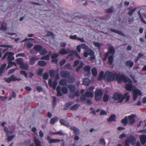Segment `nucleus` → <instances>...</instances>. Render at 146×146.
Returning a JSON list of instances; mask_svg holds the SVG:
<instances>
[{"instance_id":"nucleus-1","label":"nucleus","mask_w":146,"mask_h":146,"mask_svg":"<svg viewBox=\"0 0 146 146\" xmlns=\"http://www.w3.org/2000/svg\"><path fill=\"white\" fill-rule=\"evenodd\" d=\"M115 74V80L117 81L118 83H121L122 82L126 83V80L128 79V77L124 76L123 74Z\"/></svg>"},{"instance_id":"nucleus-2","label":"nucleus","mask_w":146,"mask_h":146,"mask_svg":"<svg viewBox=\"0 0 146 146\" xmlns=\"http://www.w3.org/2000/svg\"><path fill=\"white\" fill-rule=\"evenodd\" d=\"M55 79L52 84V79H49L48 80V84L49 86L50 87H52L54 90H55L56 88V86L57 85L58 83L57 80L59 78V74H56L55 75Z\"/></svg>"},{"instance_id":"nucleus-3","label":"nucleus","mask_w":146,"mask_h":146,"mask_svg":"<svg viewBox=\"0 0 146 146\" xmlns=\"http://www.w3.org/2000/svg\"><path fill=\"white\" fill-rule=\"evenodd\" d=\"M94 53L92 49L89 48H88V50L87 51L84 52V57L86 58L88 57V55L91 56L89 57V59L90 60H94L95 58V56L94 55Z\"/></svg>"},{"instance_id":"nucleus-4","label":"nucleus","mask_w":146,"mask_h":146,"mask_svg":"<svg viewBox=\"0 0 146 146\" xmlns=\"http://www.w3.org/2000/svg\"><path fill=\"white\" fill-rule=\"evenodd\" d=\"M115 52V50L113 46H110L109 48L108 51L104 54V57L103 58V60L104 61H106L110 54H112V55H113Z\"/></svg>"},{"instance_id":"nucleus-5","label":"nucleus","mask_w":146,"mask_h":146,"mask_svg":"<svg viewBox=\"0 0 146 146\" xmlns=\"http://www.w3.org/2000/svg\"><path fill=\"white\" fill-rule=\"evenodd\" d=\"M128 82V83H126L125 86V88L126 90L131 91L132 90L133 91L135 88V86L132 85V81L128 78V79L126 80V83Z\"/></svg>"},{"instance_id":"nucleus-6","label":"nucleus","mask_w":146,"mask_h":146,"mask_svg":"<svg viewBox=\"0 0 146 146\" xmlns=\"http://www.w3.org/2000/svg\"><path fill=\"white\" fill-rule=\"evenodd\" d=\"M61 77L67 78L68 81L70 83H72L75 81V77L72 76H70V74H60Z\"/></svg>"},{"instance_id":"nucleus-7","label":"nucleus","mask_w":146,"mask_h":146,"mask_svg":"<svg viewBox=\"0 0 146 146\" xmlns=\"http://www.w3.org/2000/svg\"><path fill=\"white\" fill-rule=\"evenodd\" d=\"M4 80L7 83H10L12 81H19L21 80V79L17 78L14 75H12L9 78H4Z\"/></svg>"},{"instance_id":"nucleus-8","label":"nucleus","mask_w":146,"mask_h":146,"mask_svg":"<svg viewBox=\"0 0 146 146\" xmlns=\"http://www.w3.org/2000/svg\"><path fill=\"white\" fill-rule=\"evenodd\" d=\"M113 97L115 100H118V102L121 103L123 102V95L121 94L117 93H115L113 95Z\"/></svg>"},{"instance_id":"nucleus-9","label":"nucleus","mask_w":146,"mask_h":146,"mask_svg":"<svg viewBox=\"0 0 146 146\" xmlns=\"http://www.w3.org/2000/svg\"><path fill=\"white\" fill-rule=\"evenodd\" d=\"M68 52L69 53H70V54L66 57V59H68L70 56H72L73 55H74L79 59H81L80 56L76 51L72 50H70V49H69Z\"/></svg>"},{"instance_id":"nucleus-10","label":"nucleus","mask_w":146,"mask_h":146,"mask_svg":"<svg viewBox=\"0 0 146 146\" xmlns=\"http://www.w3.org/2000/svg\"><path fill=\"white\" fill-rule=\"evenodd\" d=\"M133 100L134 101L137 99L138 95L140 96L142 94L140 91L137 89L133 90Z\"/></svg>"},{"instance_id":"nucleus-11","label":"nucleus","mask_w":146,"mask_h":146,"mask_svg":"<svg viewBox=\"0 0 146 146\" xmlns=\"http://www.w3.org/2000/svg\"><path fill=\"white\" fill-rule=\"evenodd\" d=\"M106 80L108 82H110L115 80V74H108Z\"/></svg>"},{"instance_id":"nucleus-12","label":"nucleus","mask_w":146,"mask_h":146,"mask_svg":"<svg viewBox=\"0 0 146 146\" xmlns=\"http://www.w3.org/2000/svg\"><path fill=\"white\" fill-rule=\"evenodd\" d=\"M81 48L84 49L85 50L87 51V50H88V48H89L85 44L82 43L76 47V50L79 52H81Z\"/></svg>"},{"instance_id":"nucleus-13","label":"nucleus","mask_w":146,"mask_h":146,"mask_svg":"<svg viewBox=\"0 0 146 146\" xmlns=\"http://www.w3.org/2000/svg\"><path fill=\"white\" fill-rule=\"evenodd\" d=\"M136 117L135 115L132 114L128 116V119L129 120V125H132L135 122V117Z\"/></svg>"},{"instance_id":"nucleus-14","label":"nucleus","mask_w":146,"mask_h":146,"mask_svg":"<svg viewBox=\"0 0 146 146\" xmlns=\"http://www.w3.org/2000/svg\"><path fill=\"white\" fill-rule=\"evenodd\" d=\"M8 52V53L7 59L9 63H13L15 64V62H12V60H14V57L13 56L14 53L11 52Z\"/></svg>"},{"instance_id":"nucleus-15","label":"nucleus","mask_w":146,"mask_h":146,"mask_svg":"<svg viewBox=\"0 0 146 146\" xmlns=\"http://www.w3.org/2000/svg\"><path fill=\"white\" fill-rule=\"evenodd\" d=\"M39 59V58L36 56H32L29 59V64L30 65H33L35 63V62L38 60Z\"/></svg>"},{"instance_id":"nucleus-16","label":"nucleus","mask_w":146,"mask_h":146,"mask_svg":"<svg viewBox=\"0 0 146 146\" xmlns=\"http://www.w3.org/2000/svg\"><path fill=\"white\" fill-rule=\"evenodd\" d=\"M47 139L49 143H50L59 142L61 141V140L59 139H51L50 137L49 136L47 137Z\"/></svg>"},{"instance_id":"nucleus-17","label":"nucleus","mask_w":146,"mask_h":146,"mask_svg":"<svg viewBox=\"0 0 146 146\" xmlns=\"http://www.w3.org/2000/svg\"><path fill=\"white\" fill-rule=\"evenodd\" d=\"M127 140L130 142V143L132 145L135 144L136 140L135 137L132 135H130L128 137Z\"/></svg>"},{"instance_id":"nucleus-18","label":"nucleus","mask_w":146,"mask_h":146,"mask_svg":"<svg viewBox=\"0 0 146 146\" xmlns=\"http://www.w3.org/2000/svg\"><path fill=\"white\" fill-rule=\"evenodd\" d=\"M140 140L141 144L144 145L146 142V135H141L140 137Z\"/></svg>"},{"instance_id":"nucleus-19","label":"nucleus","mask_w":146,"mask_h":146,"mask_svg":"<svg viewBox=\"0 0 146 146\" xmlns=\"http://www.w3.org/2000/svg\"><path fill=\"white\" fill-rule=\"evenodd\" d=\"M42 45H37L34 46V50L37 51H39V52L42 49Z\"/></svg>"},{"instance_id":"nucleus-20","label":"nucleus","mask_w":146,"mask_h":146,"mask_svg":"<svg viewBox=\"0 0 146 146\" xmlns=\"http://www.w3.org/2000/svg\"><path fill=\"white\" fill-rule=\"evenodd\" d=\"M90 83L89 79L88 78H84L83 80V84L85 86L89 85Z\"/></svg>"},{"instance_id":"nucleus-21","label":"nucleus","mask_w":146,"mask_h":146,"mask_svg":"<svg viewBox=\"0 0 146 146\" xmlns=\"http://www.w3.org/2000/svg\"><path fill=\"white\" fill-rule=\"evenodd\" d=\"M121 122L125 126H126L128 122L127 116H125L124 118L121 120Z\"/></svg>"},{"instance_id":"nucleus-22","label":"nucleus","mask_w":146,"mask_h":146,"mask_svg":"<svg viewBox=\"0 0 146 146\" xmlns=\"http://www.w3.org/2000/svg\"><path fill=\"white\" fill-rule=\"evenodd\" d=\"M83 70L84 72L87 73H90L91 67L89 65H87L83 67Z\"/></svg>"},{"instance_id":"nucleus-23","label":"nucleus","mask_w":146,"mask_h":146,"mask_svg":"<svg viewBox=\"0 0 146 146\" xmlns=\"http://www.w3.org/2000/svg\"><path fill=\"white\" fill-rule=\"evenodd\" d=\"M68 53V50H67L64 48H62L61 49L59 52L60 54L62 55L66 54Z\"/></svg>"},{"instance_id":"nucleus-24","label":"nucleus","mask_w":146,"mask_h":146,"mask_svg":"<svg viewBox=\"0 0 146 146\" xmlns=\"http://www.w3.org/2000/svg\"><path fill=\"white\" fill-rule=\"evenodd\" d=\"M86 97L88 98H92L94 95L93 92L90 91H86L85 93Z\"/></svg>"},{"instance_id":"nucleus-25","label":"nucleus","mask_w":146,"mask_h":146,"mask_svg":"<svg viewBox=\"0 0 146 146\" xmlns=\"http://www.w3.org/2000/svg\"><path fill=\"white\" fill-rule=\"evenodd\" d=\"M84 64V63H83L81 61L79 64V65L76 68V71L77 72H78L80 69L83 67Z\"/></svg>"},{"instance_id":"nucleus-26","label":"nucleus","mask_w":146,"mask_h":146,"mask_svg":"<svg viewBox=\"0 0 146 146\" xmlns=\"http://www.w3.org/2000/svg\"><path fill=\"white\" fill-rule=\"evenodd\" d=\"M68 87L71 92H74L76 90V87L74 85H70Z\"/></svg>"},{"instance_id":"nucleus-27","label":"nucleus","mask_w":146,"mask_h":146,"mask_svg":"<svg viewBox=\"0 0 146 146\" xmlns=\"http://www.w3.org/2000/svg\"><path fill=\"white\" fill-rule=\"evenodd\" d=\"M104 74H100L98 78V81H100L103 79H104L106 76L107 74H105V75Z\"/></svg>"},{"instance_id":"nucleus-28","label":"nucleus","mask_w":146,"mask_h":146,"mask_svg":"<svg viewBox=\"0 0 146 146\" xmlns=\"http://www.w3.org/2000/svg\"><path fill=\"white\" fill-rule=\"evenodd\" d=\"M113 55H110L108 57V64L110 65H111L113 62Z\"/></svg>"},{"instance_id":"nucleus-29","label":"nucleus","mask_w":146,"mask_h":146,"mask_svg":"<svg viewBox=\"0 0 146 146\" xmlns=\"http://www.w3.org/2000/svg\"><path fill=\"white\" fill-rule=\"evenodd\" d=\"M34 140L35 146H42L41 145V142L39 140L35 137L34 138Z\"/></svg>"},{"instance_id":"nucleus-30","label":"nucleus","mask_w":146,"mask_h":146,"mask_svg":"<svg viewBox=\"0 0 146 146\" xmlns=\"http://www.w3.org/2000/svg\"><path fill=\"white\" fill-rule=\"evenodd\" d=\"M71 130L74 131L75 134L77 135L78 134L80 133V131L77 128L74 127H70Z\"/></svg>"},{"instance_id":"nucleus-31","label":"nucleus","mask_w":146,"mask_h":146,"mask_svg":"<svg viewBox=\"0 0 146 146\" xmlns=\"http://www.w3.org/2000/svg\"><path fill=\"white\" fill-rule=\"evenodd\" d=\"M60 90L61 87L58 85L57 86V88H56L57 96H61L62 95V94L61 93Z\"/></svg>"},{"instance_id":"nucleus-32","label":"nucleus","mask_w":146,"mask_h":146,"mask_svg":"<svg viewBox=\"0 0 146 146\" xmlns=\"http://www.w3.org/2000/svg\"><path fill=\"white\" fill-rule=\"evenodd\" d=\"M60 122L62 125H64L66 127H69V124L66 122L64 120L62 119H61L60 120Z\"/></svg>"},{"instance_id":"nucleus-33","label":"nucleus","mask_w":146,"mask_h":146,"mask_svg":"<svg viewBox=\"0 0 146 146\" xmlns=\"http://www.w3.org/2000/svg\"><path fill=\"white\" fill-rule=\"evenodd\" d=\"M80 104H74L70 108L71 110H77Z\"/></svg>"},{"instance_id":"nucleus-34","label":"nucleus","mask_w":146,"mask_h":146,"mask_svg":"<svg viewBox=\"0 0 146 146\" xmlns=\"http://www.w3.org/2000/svg\"><path fill=\"white\" fill-rule=\"evenodd\" d=\"M38 64L39 65L42 67H44L47 64L46 62L43 60L38 61Z\"/></svg>"},{"instance_id":"nucleus-35","label":"nucleus","mask_w":146,"mask_h":146,"mask_svg":"<svg viewBox=\"0 0 146 146\" xmlns=\"http://www.w3.org/2000/svg\"><path fill=\"white\" fill-rule=\"evenodd\" d=\"M23 69L27 70L29 68V66L27 64L23 63L20 66Z\"/></svg>"},{"instance_id":"nucleus-36","label":"nucleus","mask_w":146,"mask_h":146,"mask_svg":"<svg viewBox=\"0 0 146 146\" xmlns=\"http://www.w3.org/2000/svg\"><path fill=\"white\" fill-rule=\"evenodd\" d=\"M115 116L114 115H111L107 119L109 122H111L115 120Z\"/></svg>"},{"instance_id":"nucleus-37","label":"nucleus","mask_w":146,"mask_h":146,"mask_svg":"<svg viewBox=\"0 0 146 146\" xmlns=\"http://www.w3.org/2000/svg\"><path fill=\"white\" fill-rule=\"evenodd\" d=\"M102 92L101 89H98L96 90L95 93L96 95L102 96Z\"/></svg>"},{"instance_id":"nucleus-38","label":"nucleus","mask_w":146,"mask_h":146,"mask_svg":"<svg viewBox=\"0 0 146 146\" xmlns=\"http://www.w3.org/2000/svg\"><path fill=\"white\" fill-rule=\"evenodd\" d=\"M58 120V118L56 117H55L50 119V124H54L55 123V122L57 121Z\"/></svg>"},{"instance_id":"nucleus-39","label":"nucleus","mask_w":146,"mask_h":146,"mask_svg":"<svg viewBox=\"0 0 146 146\" xmlns=\"http://www.w3.org/2000/svg\"><path fill=\"white\" fill-rule=\"evenodd\" d=\"M7 29V24L4 22H3L1 27L0 28V30L5 31Z\"/></svg>"},{"instance_id":"nucleus-40","label":"nucleus","mask_w":146,"mask_h":146,"mask_svg":"<svg viewBox=\"0 0 146 146\" xmlns=\"http://www.w3.org/2000/svg\"><path fill=\"white\" fill-rule=\"evenodd\" d=\"M7 66V64L6 63H4L1 65L0 67V73H3L5 68Z\"/></svg>"},{"instance_id":"nucleus-41","label":"nucleus","mask_w":146,"mask_h":146,"mask_svg":"<svg viewBox=\"0 0 146 146\" xmlns=\"http://www.w3.org/2000/svg\"><path fill=\"white\" fill-rule=\"evenodd\" d=\"M138 14L139 17V18L140 19V20L143 23L145 24H146V22L144 20L143 18L141 15V13H140V12H139H139H138Z\"/></svg>"},{"instance_id":"nucleus-42","label":"nucleus","mask_w":146,"mask_h":146,"mask_svg":"<svg viewBox=\"0 0 146 146\" xmlns=\"http://www.w3.org/2000/svg\"><path fill=\"white\" fill-rule=\"evenodd\" d=\"M130 96L128 95V94L127 93H126L123 96L122 98L123 99V100L125 99H126V101H128L129 99Z\"/></svg>"},{"instance_id":"nucleus-43","label":"nucleus","mask_w":146,"mask_h":146,"mask_svg":"<svg viewBox=\"0 0 146 146\" xmlns=\"http://www.w3.org/2000/svg\"><path fill=\"white\" fill-rule=\"evenodd\" d=\"M133 62H131L130 60H128L126 62V64L127 66H129V67H132L133 65Z\"/></svg>"},{"instance_id":"nucleus-44","label":"nucleus","mask_w":146,"mask_h":146,"mask_svg":"<svg viewBox=\"0 0 146 146\" xmlns=\"http://www.w3.org/2000/svg\"><path fill=\"white\" fill-rule=\"evenodd\" d=\"M17 63L18 65H20V66L23 63V59L21 58H19L17 60Z\"/></svg>"},{"instance_id":"nucleus-45","label":"nucleus","mask_w":146,"mask_h":146,"mask_svg":"<svg viewBox=\"0 0 146 146\" xmlns=\"http://www.w3.org/2000/svg\"><path fill=\"white\" fill-rule=\"evenodd\" d=\"M128 9L130 11L128 12V15L129 16H131L133 15V12H135L136 11V8H134L133 9L131 10V9L130 8H129Z\"/></svg>"},{"instance_id":"nucleus-46","label":"nucleus","mask_w":146,"mask_h":146,"mask_svg":"<svg viewBox=\"0 0 146 146\" xmlns=\"http://www.w3.org/2000/svg\"><path fill=\"white\" fill-rule=\"evenodd\" d=\"M66 84V80L65 79L61 80L59 82V84L61 85L64 86Z\"/></svg>"},{"instance_id":"nucleus-47","label":"nucleus","mask_w":146,"mask_h":146,"mask_svg":"<svg viewBox=\"0 0 146 146\" xmlns=\"http://www.w3.org/2000/svg\"><path fill=\"white\" fill-rule=\"evenodd\" d=\"M61 91L63 94H65L67 93L68 90L66 87H63L61 88Z\"/></svg>"},{"instance_id":"nucleus-48","label":"nucleus","mask_w":146,"mask_h":146,"mask_svg":"<svg viewBox=\"0 0 146 146\" xmlns=\"http://www.w3.org/2000/svg\"><path fill=\"white\" fill-rule=\"evenodd\" d=\"M109 96L107 94H105L103 97V100L104 102H107L109 100Z\"/></svg>"},{"instance_id":"nucleus-49","label":"nucleus","mask_w":146,"mask_h":146,"mask_svg":"<svg viewBox=\"0 0 146 146\" xmlns=\"http://www.w3.org/2000/svg\"><path fill=\"white\" fill-rule=\"evenodd\" d=\"M39 53L41 55H43L47 53V51L45 48H43L40 51Z\"/></svg>"},{"instance_id":"nucleus-50","label":"nucleus","mask_w":146,"mask_h":146,"mask_svg":"<svg viewBox=\"0 0 146 146\" xmlns=\"http://www.w3.org/2000/svg\"><path fill=\"white\" fill-rule=\"evenodd\" d=\"M110 31L112 32L115 33H117L118 34L121 35H122L123 34V33L121 31H118L116 30L111 29H110Z\"/></svg>"},{"instance_id":"nucleus-51","label":"nucleus","mask_w":146,"mask_h":146,"mask_svg":"<svg viewBox=\"0 0 146 146\" xmlns=\"http://www.w3.org/2000/svg\"><path fill=\"white\" fill-rule=\"evenodd\" d=\"M80 100L81 101L84 102L86 100V97L85 94H82L80 96L79 98Z\"/></svg>"},{"instance_id":"nucleus-52","label":"nucleus","mask_w":146,"mask_h":146,"mask_svg":"<svg viewBox=\"0 0 146 146\" xmlns=\"http://www.w3.org/2000/svg\"><path fill=\"white\" fill-rule=\"evenodd\" d=\"M93 44L94 46L98 48V49H100V43L98 42H93Z\"/></svg>"},{"instance_id":"nucleus-53","label":"nucleus","mask_w":146,"mask_h":146,"mask_svg":"<svg viewBox=\"0 0 146 146\" xmlns=\"http://www.w3.org/2000/svg\"><path fill=\"white\" fill-rule=\"evenodd\" d=\"M66 62V60L65 59L61 60L59 62V64L61 66L63 65Z\"/></svg>"},{"instance_id":"nucleus-54","label":"nucleus","mask_w":146,"mask_h":146,"mask_svg":"<svg viewBox=\"0 0 146 146\" xmlns=\"http://www.w3.org/2000/svg\"><path fill=\"white\" fill-rule=\"evenodd\" d=\"M7 141L9 142L11 141L15 137L14 135L9 136L7 135Z\"/></svg>"},{"instance_id":"nucleus-55","label":"nucleus","mask_w":146,"mask_h":146,"mask_svg":"<svg viewBox=\"0 0 146 146\" xmlns=\"http://www.w3.org/2000/svg\"><path fill=\"white\" fill-rule=\"evenodd\" d=\"M100 143L103 145L105 146L106 145V142L105 139L104 138H102L100 141Z\"/></svg>"},{"instance_id":"nucleus-56","label":"nucleus","mask_w":146,"mask_h":146,"mask_svg":"<svg viewBox=\"0 0 146 146\" xmlns=\"http://www.w3.org/2000/svg\"><path fill=\"white\" fill-rule=\"evenodd\" d=\"M102 96L95 95L94 99L96 101H99L101 98Z\"/></svg>"},{"instance_id":"nucleus-57","label":"nucleus","mask_w":146,"mask_h":146,"mask_svg":"<svg viewBox=\"0 0 146 146\" xmlns=\"http://www.w3.org/2000/svg\"><path fill=\"white\" fill-rule=\"evenodd\" d=\"M53 100L52 102V104L53 106H55L56 102V98L55 97H52Z\"/></svg>"},{"instance_id":"nucleus-58","label":"nucleus","mask_w":146,"mask_h":146,"mask_svg":"<svg viewBox=\"0 0 146 146\" xmlns=\"http://www.w3.org/2000/svg\"><path fill=\"white\" fill-rule=\"evenodd\" d=\"M41 59L42 60H48L49 59V56L47 55L46 56L42 57Z\"/></svg>"},{"instance_id":"nucleus-59","label":"nucleus","mask_w":146,"mask_h":146,"mask_svg":"<svg viewBox=\"0 0 146 146\" xmlns=\"http://www.w3.org/2000/svg\"><path fill=\"white\" fill-rule=\"evenodd\" d=\"M69 38L70 39L72 40H78V38L76 35H70V36Z\"/></svg>"},{"instance_id":"nucleus-60","label":"nucleus","mask_w":146,"mask_h":146,"mask_svg":"<svg viewBox=\"0 0 146 146\" xmlns=\"http://www.w3.org/2000/svg\"><path fill=\"white\" fill-rule=\"evenodd\" d=\"M49 77L48 74H44L43 76V78L44 80H46Z\"/></svg>"},{"instance_id":"nucleus-61","label":"nucleus","mask_w":146,"mask_h":146,"mask_svg":"<svg viewBox=\"0 0 146 146\" xmlns=\"http://www.w3.org/2000/svg\"><path fill=\"white\" fill-rule=\"evenodd\" d=\"M59 56V55L58 54H53L51 56V58L52 59L56 58H57Z\"/></svg>"},{"instance_id":"nucleus-62","label":"nucleus","mask_w":146,"mask_h":146,"mask_svg":"<svg viewBox=\"0 0 146 146\" xmlns=\"http://www.w3.org/2000/svg\"><path fill=\"white\" fill-rule=\"evenodd\" d=\"M33 46V44L31 43H28L27 44V47L28 49L31 48Z\"/></svg>"},{"instance_id":"nucleus-63","label":"nucleus","mask_w":146,"mask_h":146,"mask_svg":"<svg viewBox=\"0 0 146 146\" xmlns=\"http://www.w3.org/2000/svg\"><path fill=\"white\" fill-rule=\"evenodd\" d=\"M36 88L38 92H41L42 90V88L41 86H37L36 87Z\"/></svg>"},{"instance_id":"nucleus-64","label":"nucleus","mask_w":146,"mask_h":146,"mask_svg":"<svg viewBox=\"0 0 146 146\" xmlns=\"http://www.w3.org/2000/svg\"><path fill=\"white\" fill-rule=\"evenodd\" d=\"M80 61L78 60H77L74 61L73 66L74 67H76L77 65L79 64Z\"/></svg>"}]
</instances>
